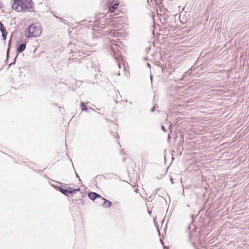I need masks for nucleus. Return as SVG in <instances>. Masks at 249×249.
I'll list each match as a JSON object with an SVG mask.
<instances>
[{
    "label": "nucleus",
    "mask_w": 249,
    "mask_h": 249,
    "mask_svg": "<svg viewBox=\"0 0 249 249\" xmlns=\"http://www.w3.org/2000/svg\"><path fill=\"white\" fill-rule=\"evenodd\" d=\"M17 57V55L16 56V57L15 58V60L16 59V58Z\"/></svg>",
    "instance_id": "c756f323"
},
{
    "label": "nucleus",
    "mask_w": 249,
    "mask_h": 249,
    "mask_svg": "<svg viewBox=\"0 0 249 249\" xmlns=\"http://www.w3.org/2000/svg\"><path fill=\"white\" fill-rule=\"evenodd\" d=\"M116 42H117V41L114 40L111 41V44H114V47H111V49L113 53V57H114L115 59L116 60L117 65L119 68H120L121 63L123 61V58L121 55V52L119 49V48H120V47L119 46L116 44Z\"/></svg>",
    "instance_id": "20e7f679"
},
{
    "label": "nucleus",
    "mask_w": 249,
    "mask_h": 249,
    "mask_svg": "<svg viewBox=\"0 0 249 249\" xmlns=\"http://www.w3.org/2000/svg\"><path fill=\"white\" fill-rule=\"evenodd\" d=\"M26 48V44L24 43L21 44L17 49V52L18 53L22 52Z\"/></svg>",
    "instance_id": "9b49d317"
},
{
    "label": "nucleus",
    "mask_w": 249,
    "mask_h": 249,
    "mask_svg": "<svg viewBox=\"0 0 249 249\" xmlns=\"http://www.w3.org/2000/svg\"><path fill=\"white\" fill-rule=\"evenodd\" d=\"M71 44H69V46H71Z\"/></svg>",
    "instance_id": "7c9ffc66"
},
{
    "label": "nucleus",
    "mask_w": 249,
    "mask_h": 249,
    "mask_svg": "<svg viewBox=\"0 0 249 249\" xmlns=\"http://www.w3.org/2000/svg\"><path fill=\"white\" fill-rule=\"evenodd\" d=\"M193 231H191L189 233V240L192 245L196 249H198L199 245L202 246V243L199 241V232L196 231V228H194Z\"/></svg>",
    "instance_id": "7ed1b4c3"
},
{
    "label": "nucleus",
    "mask_w": 249,
    "mask_h": 249,
    "mask_svg": "<svg viewBox=\"0 0 249 249\" xmlns=\"http://www.w3.org/2000/svg\"><path fill=\"white\" fill-rule=\"evenodd\" d=\"M119 6V3H116L114 4L111 7H110L109 9V13H112L114 12V11L118 8Z\"/></svg>",
    "instance_id": "f8f14e48"
},
{
    "label": "nucleus",
    "mask_w": 249,
    "mask_h": 249,
    "mask_svg": "<svg viewBox=\"0 0 249 249\" xmlns=\"http://www.w3.org/2000/svg\"><path fill=\"white\" fill-rule=\"evenodd\" d=\"M59 191L61 193H62L63 194L65 195H68V190L67 189H64L63 188H60L59 189Z\"/></svg>",
    "instance_id": "2eb2a0df"
},
{
    "label": "nucleus",
    "mask_w": 249,
    "mask_h": 249,
    "mask_svg": "<svg viewBox=\"0 0 249 249\" xmlns=\"http://www.w3.org/2000/svg\"><path fill=\"white\" fill-rule=\"evenodd\" d=\"M191 228V226H189V227H188V229H190Z\"/></svg>",
    "instance_id": "393cba45"
},
{
    "label": "nucleus",
    "mask_w": 249,
    "mask_h": 249,
    "mask_svg": "<svg viewBox=\"0 0 249 249\" xmlns=\"http://www.w3.org/2000/svg\"><path fill=\"white\" fill-rule=\"evenodd\" d=\"M89 197L92 200H94L96 198H99V202H100L101 198H102V196H101L95 192H90L88 195Z\"/></svg>",
    "instance_id": "0eeeda50"
},
{
    "label": "nucleus",
    "mask_w": 249,
    "mask_h": 249,
    "mask_svg": "<svg viewBox=\"0 0 249 249\" xmlns=\"http://www.w3.org/2000/svg\"><path fill=\"white\" fill-rule=\"evenodd\" d=\"M2 8V4L0 2V9Z\"/></svg>",
    "instance_id": "b1692460"
},
{
    "label": "nucleus",
    "mask_w": 249,
    "mask_h": 249,
    "mask_svg": "<svg viewBox=\"0 0 249 249\" xmlns=\"http://www.w3.org/2000/svg\"><path fill=\"white\" fill-rule=\"evenodd\" d=\"M12 8L18 12L31 11L33 9V3L32 0H25L23 1L18 0H13Z\"/></svg>",
    "instance_id": "f257e3e1"
},
{
    "label": "nucleus",
    "mask_w": 249,
    "mask_h": 249,
    "mask_svg": "<svg viewBox=\"0 0 249 249\" xmlns=\"http://www.w3.org/2000/svg\"><path fill=\"white\" fill-rule=\"evenodd\" d=\"M78 46L79 47H81V48H84L85 45L81 43H79V44H78Z\"/></svg>",
    "instance_id": "dca6fc26"
},
{
    "label": "nucleus",
    "mask_w": 249,
    "mask_h": 249,
    "mask_svg": "<svg viewBox=\"0 0 249 249\" xmlns=\"http://www.w3.org/2000/svg\"><path fill=\"white\" fill-rule=\"evenodd\" d=\"M89 110V108L85 107V108H82V111H88Z\"/></svg>",
    "instance_id": "6ab92c4d"
},
{
    "label": "nucleus",
    "mask_w": 249,
    "mask_h": 249,
    "mask_svg": "<svg viewBox=\"0 0 249 249\" xmlns=\"http://www.w3.org/2000/svg\"><path fill=\"white\" fill-rule=\"evenodd\" d=\"M150 78H151V80L152 79V76H151V77H150Z\"/></svg>",
    "instance_id": "2f4dec72"
},
{
    "label": "nucleus",
    "mask_w": 249,
    "mask_h": 249,
    "mask_svg": "<svg viewBox=\"0 0 249 249\" xmlns=\"http://www.w3.org/2000/svg\"><path fill=\"white\" fill-rule=\"evenodd\" d=\"M84 54V53H83V51H79L77 52L76 51H73V54L72 55V57H73L74 59L79 60V59L78 58V57L80 56L83 59V60H85V57L83 56V55Z\"/></svg>",
    "instance_id": "6e6552de"
},
{
    "label": "nucleus",
    "mask_w": 249,
    "mask_h": 249,
    "mask_svg": "<svg viewBox=\"0 0 249 249\" xmlns=\"http://www.w3.org/2000/svg\"><path fill=\"white\" fill-rule=\"evenodd\" d=\"M0 31L2 33V37L3 38V39L5 40L6 38V36H7V33L6 32L5 29L1 30Z\"/></svg>",
    "instance_id": "4468645a"
},
{
    "label": "nucleus",
    "mask_w": 249,
    "mask_h": 249,
    "mask_svg": "<svg viewBox=\"0 0 249 249\" xmlns=\"http://www.w3.org/2000/svg\"><path fill=\"white\" fill-rule=\"evenodd\" d=\"M68 194H74L76 193L77 192L80 190V189H72L71 188H69L68 189Z\"/></svg>",
    "instance_id": "ddd939ff"
},
{
    "label": "nucleus",
    "mask_w": 249,
    "mask_h": 249,
    "mask_svg": "<svg viewBox=\"0 0 249 249\" xmlns=\"http://www.w3.org/2000/svg\"><path fill=\"white\" fill-rule=\"evenodd\" d=\"M120 73L119 72L117 73L118 75H120Z\"/></svg>",
    "instance_id": "a878e982"
},
{
    "label": "nucleus",
    "mask_w": 249,
    "mask_h": 249,
    "mask_svg": "<svg viewBox=\"0 0 249 249\" xmlns=\"http://www.w3.org/2000/svg\"><path fill=\"white\" fill-rule=\"evenodd\" d=\"M161 128H162V129L164 132H165V131H166V130H165V127H164V126H163V125H162V126H161Z\"/></svg>",
    "instance_id": "aec40b11"
},
{
    "label": "nucleus",
    "mask_w": 249,
    "mask_h": 249,
    "mask_svg": "<svg viewBox=\"0 0 249 249\" xmlns=\"http://www.w3.org/2000/svg\"><path fill=\"white\" fill-rule=\"evenodd\" d=\"M41 33V29L39 25L32 24L24 32V35L26 38L36 37L38 36Z\"/></svg>",
    "instance_id": "f03ea898"
},
{
    "label": "nucleus",
    "mask_w": 249,
    "mask_h": 249,
    "mask_svg": "<svg viewBox=\"0 0 249 249\" xmlns=\"http://www.w3.org/2000/svg\"><path fill=\"white\" fill-rule=\"evenodd\" d=\"M80 105H81V107H82V108H85L86 107L85 104L83 102H82L81 103Z\"/></svg>",
    "instance_id": "a211bd4d"
},
{
    "label": "nucleus",
    "mask_w": 249,
    "mask_h": 249,
    "mask_svg": "<svg viewBox=\"0 0 249 249\" xmlns=\"http://www.w3.org/2000/svg\"><path fill=\"white\" fill-rule=\"evenodd\" d=\"M112 19L108 22V26L112 28L119 29L122 23V18L120 17H116L112 16Z\"/></svg>",
    "instance_id": "423d86ee"
},
{
    "label": "nucleus",
    "mask_w": 249,
    "mask_h": 249,
    "mask_svg": "<svg viewBox=\"0 0 249 249\" xmlns=\"http://www.w3.org/2000/svg\"><path fill=\"white\" fill-rule=\"evenodd\" d=\"M90 109L93 110V109L92 108H90Z\"/></svg>",
    "instance_id": "c85d7f7f"
},
{
    "label": "nucleus",
    "mask_w": 249,
    "mask_h": 249,
    "mask_svg": "<svg viewBox=\"0 0 249 249\" xmlns=\"http://www.w3.org/2000/svg\"><path fill=\"white\" fill-rule=\"evenodd\" d=\"M103 201L104 203L103 205L105 208H109L111 206L112 203L111 201L106 199L103 197H102L99 203H102Z\"/></svg>",
    "instance_id": "1a4fd4ad"
},
{
    "label": "nucleus",
    "mask_w": 249,
    "mask_h": 249,
    "mask_svg": "<svg viewBox=\"0 0 249 249\" xmlns=\"http://www.w3.org/2000/svg\"><path fill=\"white\" fill-rule=\"evenodd\" d=\"M114 136H115V134H116V135H118V133L115 134V133H114Z\"/></svg>",
    "instance_id": "cd10ccee"
},
{
    "label": "nucleus",
    "mask_w": 249,
    "mask_h": 249,
    "mask_svg": "<svg viewBox=\"0 0 249 249\" xmlns=\"http://www.w3.org/2000/svg\"><path fill=\"white\" fill-rule=\"evenodd\" d=\"M110 16H112V15L109 13H107L106 15L104 14H99L96 17V20L94 21V26L101 27L102 25L106 24L107 20L108 18Z\"/></svg>",
    "instance_id": "39448f33"
},
{
    "label": "nucleus",
    "mask_w": 249,
    "mask_h": 249,
    "mask_svg": "<svg viewBox=\"0 0 249 249\" xmlns=\"http://www.w3.org/2000/svg\"><path fill=\"white\" fill-rule=\"evenodd\" d=\"M171 182H172V184H173V183H174V182H173V178H171Z\"/></svg>",
    "instance_id": "4be33fe9"
},
{
    "label": "nucleus",
    "mask_w": 249,
    "mask_h": 249,
    "mask_svg": "<svg viewBox=\"0 0 249 249\" xmlns=\"http://www.w3.org/2000/svg\"><path fill=\"white\" fill-rule=\"evenodd\" d=\"M9 52V48L8 49V50H7V56H8V55Z\"/></svg>",
    "instance_id": "412c9836"
},
{
    "label": "nucleus",
    "mask_w": 249,
    "mask_h": 249,
    "mask_svg": "<svg viewBox=\"0 0 249 249\" xmlns=\"http://www.w3.org/2000/svg\"><path fill=\"white\" fill-rule=\"evenodd\" d=\"M109 36L111 37H119L120 35V33L118 31H116L115 30H113L111 31L109 34Z\"/></svg>",
    "instance_id": "9d476101"
},
{
    "label": "nucleus",
    "mask_w": 249,
    "mask_h": 249,
    "mask_svg": "<svg viewBox=\"0 0 249 249\" xmlns=\"http://www.w3.org/2000/svg\"><path fill=\"white\" fill-rule=\"evenodd\" d=\"M157 107H158V106H157ZM156 105H155L154 107L151 109V111L154 112L156 110Z\"/></svg>",
    "instance_id": "f3484780"
},
{
    "label": "nucleus",
    "mask_w": 249,
    "mask_h": 249,
    "mask_svg": "<svg viewBox=\"0 0 249 249\" xmlns=\"http://www.w3.org/2000/svg\"><path fill=\"white\" fill-rule=\"evenodd\" d=\"M147 66L149 68H150V64H149V63H147Z\"/></svg>",
    "instance_id": "5701e85b"
},
{
    "label": "nucleus",
    "mask_w": 249,
    "mask_h": 249,
    "mask_svg": "<svg viewBox=\"0 0 249 249\" xmlns=\"http://www.w3.org/2000/svg\"><path fill=\"white\" fill-rule=\"evenodd\" d=\"M148 213H149V214H151V212L150 211H148Z\"/></svg>",
    "instance_id": "bb28decb"
}]
</instances>
